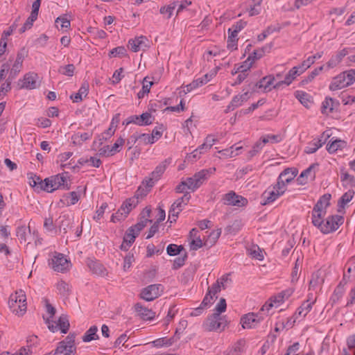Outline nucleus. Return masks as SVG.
<instances>
[{
	"label": "nucleus",
	"instance_id": "nucleus-54",
	"mask_svg": "<svg viewBox=\"0 0 355 355\" xmlns=\"http://www.w3.org/2000/svg\"><path fill=\"white\" fill-rule=\"evenodd\" d=\"M108 205L107 202L102 203L101 207L96 211L95 214L93 216V219L97 223H100V220L103 217L105 211Z\"/></svg>",
	"mask_w": 355,
	"mask_h": 355
},
{
	"label": "nucleus",
	"instance_id": "nucleus-20",
	"mask_svg": "<svg viewBox=\"0 0 355 355\" xmlns=\"http://www.w3.org/2000/svg\"><path fill=\"white\" fill-rule=\"evenodd\" d=\"M139 190L136 194L127 199L121 206L120 211H123V216H128L130 211L134 209L139 203Z\"/></svg>",
	"mask_w": 355,
	"mask_h": 355
},
{
	"label": "nucleus",
	"instance_id": "nucleus-5",
	"mask_svg": "<svg viewBox=\"0 0 355 355\" xmlns=\"http://www.w3.org/2000/svg\"><path fill=\"white\" fill-rule=\"evenodd\" d=\"M344 218L340 215L328 216L320 225L318 230L323 234H327L335 232L343 223Z\"/></svg>",
	"mask_w": 355,
	"mask_h": 355
},
{
	"label": "nucleus",
	"instance_id": "nucleus-27",
	"mask_svg": "<svg viewBox=\"0 0 355 355\" xmlns=\"http://www.w3.org/2000/svg\"><path fill=\"white\" fill-rule=\"evenodd\" d=\"M79 198L80 196L77 192L71 191L63 196L60 200V202L62 204V205L69 207L75 205L79 200Z\"/></svg>",
	"mask_w": 355,
	"mask_h": 355
},
{
	"label": "nucleus",
	"instance_id": "nucleus-22",
	"mask_svg": "<svg viewBox=\"0 0 355 355\" xmlns=\"http://www.w3.org/2000/svg\"><path fill=\"white\" fill-rule=\"evenodd\" d=\"M315 300L308 299L304 301L302 305L296 310L295 317H299L300 320H303L306 315L310 312Z\"/></svg>",
	"mask_w": 355,
	"mask_h": 355
},
{
	"label": "nucleus",
	"instance_id": "nucleus-28",
	"mask_svg": "<svg viewBox=\"0 0 355 355\" xmlns=\"http://www.w3.org/2000/svg\"><path fill=\"white\" fill-rule=\"evenodd\" d=\"M282 141V137L280 135H267L262 137L261 142L257 143L254 147L261 148L263 145L267 143L277 144Z\"/></svg>",
	"mask_w": 355,
	"mask_h": 355
},
{
	"label": "nucleus",
	"instance_id": "nucleus-64",
	"mask_svg": "<svg viewBox=\"0 0 355 355\" xmlns=\"http://www.w3.org/2000/svg\"><path fill=\"white\" fill-rule=\"evenodd\" d=\"M243 342L236 344L227 354V355H241L243 353Z\"/></svg>",
	"mask_w": 355,
	"mask_h": 355
},
{
	"label": "nucleus",
	"instance_id": "nucleus-16",
	"mask_svg": "<svg viewBox=\"0 0 355 355\" xmlns=\"http://www.w3.org/2000/svg\"><path fill=\"white\" fill-rule=\"evenodd\" d=\"M21 88L27 89H34L40 86V80L37 73L35 72H28L24 76L21 80Z\"/></svg>",
	"mask_w": 355,
	"mask_h": 355
},
{
	"label": "nucleus",
	"instance_id": "nucleus-51",
	"mask_svg": "<svg viewBox=\"0 0 355 355\" xmlns=\"http://www.w3.org/2000/svg\"><path fill=\"white\" fill-rule=\"evenodd\" d=\"M56 288L59 293L63 296H67L69 295L70 288L69 285L67 282L62 280L59 281L56 284Z\"/></svg>",
	"mask_w": 355,
	"mask_h": 355
},
{
	"label": "nucleus",
	"instance_id": "nucleus-33",
	"mask_svg": "<svg viewBox=\"0 0 355 355\" xmlns=\"http://www.w3.org/2000/svg\"><path fill=\"white\" fill-rule=\"evenodd\" d=\"M325 212L321 211L320 212L318 210H314L313 209L311 211V223L312 224L316 227L318 229L320 225L323 223L324 218L326 216Z\"/></svg>",
	"mask_w": 355,
	"mask_h": 355
},
{
	"label": "nucleus",
	"instance_id": "nucleus-35",
	"mask_svg": "<svg viewBox=\"0 0 355 355\" xmlns=\"http://www.w3.org/2000/svg\"><path fill=\"white\" fill-rule=\"evenodd\" d=\"M72 155H73V153L71 152H67V153L60 155L59 159H60V161L62 162L60 164V166L62 168H63V169L73 168L74 169L76 167L79 168V166H78L77 164H73L74 162L72 163L71 162L72 160H71L69 163H65V164L63 163V162H66L67 160H68L72 156Z\"/></svg>",
	"mask_w": 355,
	"mask_h": 355
},
{
	"label": "nucleus",
	"instance_id": "nucleus-41",
	"mask_svg": "<svg viewBox=\"0 0 355 355\" xmlns=\"http://www.w3.org/2000/svg\"><path fill=\"white\" fill-rule=\"evenodd\" d=\"M242 148V146H237L234 145L231 146L230 148L224 149L219 151V153L224 157H233L239 155V153L235 151H239Z\"/></svg>",
	"mask_w": 355,
	"mask_h": 355
},
{
	"label": "nucleus",
	"instance_id": "nucleus-12",
	"mask_svg": "<svg viewBox=\"0 0 355 355\" xmlns=\"http://www.w3.org/2000/svg\"><path fill=\"white\" fill-rule=\"evenodd\" d=\"M163 291L164 286L162 284H151L142 289L140 297L147 302H150L159 297Z\"/></svg>",
	"mask_w": 355,
	"mask_h": 355
},
{
	"label": "nucleus",
	"instance_id": "nucleus-58",
	"mask_svg": "<svg viewBox=\"0 0 355 355\" xmlns=\"http://www.w3.org/2000/svg\"><path fill=\"white\" fill-rule=\"evenodd\" d=\"M183 249L182 245H177L175 244H170L166 248L167 254L170 256H175L182 251Z\"/></svg>",
	"mask_w": 355,
	"mask_h": 355
},
{
	"label": "nucleus",
	"instance_id": "nucleus-1",
	"mask_svg": "<svg viewBox=\"0 0 355 355\" xmlns=\"http://www.w3.org/2000/svg\"><path fill=\"white\" fill-rule=\"evenodd\" d=\"M231 284L232 279L229 274L224 275L220 278L218 279L211 287H209L208 291L202 300V304L205 306L211 305L214 297H217L216 294L222 289H225L230 286Z\"/></svg>",
	"mask_w": 355,
	"mask_h": 355
},
{
	"label": "nucleus",
	"instance_id": "nucleus-25",
	"mask_svg": "<svg viewBox=\"0 0 355 355\" xmlns=\"http://www.w3.org/2000/svg\"><path fill=\"white\" fill-rule=\"evenodd\" d=\"M331 196L329 193L324 194L318 200L317 203L313 207L314 210H318L320 212L324 211L327 213V209L330 205V200Z\"/></svg>",
	"mask_w": 355,
	"mask_h": 355
},
{
	"label": "nucleus",
	"instance_id": "nucleus-32",
	"mask_svg": "<svg viewBox=\"0 0 355 355\" xmlns=\"http://www.w3.org/2000/svg\"><path fill=\"white\" fill-rule=\"evenodd\" d=\"M354 195V192L349 190L341 196L338 202V212H341L345 208L347 204L352 200Z\"/></svg>",
	"mask_w": 355,
	"mask_h": 355
},
{
	"label": "nucleus",
	"instance_id": "nucleus-53",
	"mask_svg": "<svg viewBox=\"0 0 355 355\" xmlns=\"http://www.w3.org/2000/svg\"><path fill=\"white\" fill-rule=\"evenodd\" d=\"M75 70V67L72 64H69L65 66H61L58 71L60 73L67 76H72L73 75Z\"/></svg>",
	"mask_w": 355,
	"mask_h": 355
},
{
	"label": "nucleus",
	"instance_id": "nucleus-15",
	"mask_svg": "<svg viewBox=\"0 0 355 355\" xmlns=\"http://www.w3.org/2000/svg\"><path fill=\"white\" fill-rule=\"evenodd\" d=\"M297 174L295 168H288L284 170L279 175L277 182L286 191L287 185L294 180Z\"/></svg>",
	"mask_w": 355,
	"mask_h": 355
},
{
	"label": "nucleus",
	"instance_id": "nucleus-60",
	"mask_svg": "<svg viewBox=\"0 0 355 355\" xmlns=\"http://www.w3.org/2000/svg\"><path fill=\"white\" fill-rule=\"evenodd\" d=\"M221 231L220 230H213L208 236L207 240L205 241V244L206 245V243H208L210 245H213L216 243V241L218 240L220 235Z\"/></svg>",
	"mask_w": 355,
	"mask_h": 355
},
{
	"label": "nucleus",
	"instance_id": "nucleus-39",
	"mask_svg": "<svg viewBox=\"0 0 355 355\" xmlns=\"http://www.w3.org/2000/svg\"><path fill=\"white\" fill-rule=\"evenodd\" d=\"M295 96L302 105L306 107H308L311 103L310 95L305 92L296 91L295 92Z\"/></svg>",
	"mask_w": 355,
	"mask_h": 355
},
{
	"label": "nucleus",
	"instance_id": "nucleus-30",
	"mask_svg": "<svg viewBox=\"0 0 355 355\" xmlns=\"http://www.w3.org/2000/svg\"><path fill=\"white\" fill-rule=\"evenodd\" d=\"M252 56H248L246 60H245L241 64L236 66L235 65L234 67V70L232 71V74H236L237 72H243L244 73H248V71L250 69L252 64H254Z\"/></svg>",
	"mask_w": 355,
	"mask_h": 355
},
{
	"label": "nucleus",
	"instance_id": "nucleus-50",
	"mask_svg": "<svg viewBox=\"0 0 355 355\" xmlns=\"http://www.w3.org/2000/svg\"><path fill=\"white\" fill-rule=\"evenodd\" d=\"M263 0H252V5L250 6L249 9V15L254 16L257 15L261 12V3Z\"/></svg>",
	"mask_w": 355,
	"mask_h": 355
},
{
	"label": "nucleus",
	"instance_id": "nucleus-36",
	"mask_svg": "<svg viewBox=\"0 0 355 355\" xmlns=\"http://www.w3.org/2000/svg\"><path fill=\"white\" fill-rule=\"evenodd\" d=\"M284 299L282 297L279 295V293L277 295H275L270 298V302L266 303L264 305H263L261 308V311H269L270 309L272 306H279L281 304L284 302Z\"/></svg>",
	"mask_w": 355,
	"mask_h": 355
},
{
	"label": "nucleus",
	"instance_id": "nucleus-17",
	"mask_svg": "<svg viewBox=\"0 0 355 355\" xmlns=\"http://www.w3.org/2000/svg\"><path fill=\"white\" fill-rule=\"evenodd\" d=\"M263 318L259 314L249 313L241 318V322L244 329H251L257 327Z\"/></svg>",
	"mask_w": 355,
	"mask_h": 355
},
{
	"label": "nucleus",
	"instance_id": "nucleus-61",
	"mask_svg": "<svg viewBox=\"0 0 355 355\" xmlns=\"http://www.w3.org/2000/svg\"><path fill=\"white\" fill-rule=\"evenodd\" d=\"M126 55V49L124 46H117L110 51V57H123Z\"/></svg>",
	"mask_w": 355,
	"mask_h": 355
},
{
	"label": "nucleus",
	"instance_id": "nucleus-10",
	"mask_svg": "<svg viewBox=\"0 0 355 355\" xmlns=\"http://www.w3.org/2000/svg\"><path fill=\"white\" fill-rule=\"evenodd\" d=\"M74 336H68L65 340L59 343L53 355H75Z\"/></svg>",
	"mask_w": 355,
	"mask_h": 355
},
{
	"label": "nucleus",
	"instance_id": "nucleus-13",
	"mask_svg": "<svg viewBox=\"0 0 355 355\" xmlns=\"http://www.w3.org/2000/svg\"><path fill=\"white\" fill-rule=\"evenodd\" d=\"M128 47L133 52L144 51L150 47V42L146 36L135 37L128 41Z\"/></svg>",
	"mask_w": 355,
	"mask_h": 355
},
{
	"label": "nucleus",
	"instance_id": "nucleus-11",
	"mask_svg": "<svg viewBox=\"0 0 355 355\" xmlns=\"http://www.w3.org/2000/svg\"><path fill=\"white\" fill-rule=\"evenodd\" d=\"M227 320L220 315L213 313L207 319L205 326L209 331H222L227 325Z\"/></svg>",
	"mask_w": 355,
	"mask_h": 355
},
{
	"label": "nucleus",
	"instance_id": "nucleus-57",
	"mask_svg": "<svg viewBox=\"0 0 355 355\" xmlns=\"http://www.w3.org/2000/svg\"><path fill=\"white\" fill-rule=\"evenodd\" d=\"M322 146L316 139L313 140L305 148V152L311 154L317 151Z\"/></svg>",
	"mask_w": 355,
	"mask_h": 355
},
{
	"label": "nucleus",
	"instance_id": "nucleus-14",
	"mask_svg": "<svg viewBox=\"0 0 355 355\" xmlns=\"http://www.w3.org/2000/svg\"><path fill=\"white\" fill-rule=\"evenodd\" d=\"M257 87L261 89L263 92H269L272 89H278L282 86L281 82L275 83L273 76H266L261 79L257 84Z\"/></svg>",
	"mask_w": 355,
	"mask_h": 355
},
{
	"label": "nucleus",
	"instance_id": "nucleus-31",
	"mask_svg": "<svg viewBox=\"0 0 355 355\" xmlns=\"http://www.w3.org/2000/svg\"><path fill=\"white\" fill-rule=\"evenodd\" d=\"M135 309L144 320H153L155 317V313L139 304L135 305Z\"/></svg>",
	"mask_w": 355,
	"mask_h": 355
},
{
	"label": "nucleus",
	"instance_id": "nucleus-6",
	"mask_svg": "<svg viewBox=\"0 0 355 355\" xmlns=\"http://www.w3.org/2000/svg\"><path fill=\"white\" fill-rule=\"evenodd\" d=\"M67 178V173H62L44 179V182L42 183L44 187V191L47 192H53V191L60 189L61 187H64Z\"/></svg>",
	"mask_w": 355,
	"mask_h": 355
},
{
	"label": "nucleus",
	"instance_id": "nucleus-59",
	"mask_svg": "<svg viewBox=\"0 0 355 355\" xmlns=\"http://www.w3.org/2000/svg\"><path fill=\"white\" fill-rule=\"evenodd\" d=\"M10 232L7 226H2L0 228V241L8 243L10 239Z\"/></svg>",
	"mask_w": 355,
	"mask_h": 355
},
{
	"label": "nucleus",
	"instance_id": "nucleus-19",
	"mask_svg": "<svg viewBox=\"0 0 355 355\" xmlns=\"http://www.w3.org/2000/svg\"><path fill=\"white\" fill-rule=\"evenodd\" d=\"M347 146V142L345 140L340 139H334L332 137L327 145V150L330 154H334L338 150H342Z\"/></svg>",
	"mask_w": 355,
	"mask_h": 355
},
{
	"label": "nucleus",
	"instance_id": "nucleus-24",
	"mask_svg": "<svg viewBox=\"0 0 355 355\" xmlns=\"http://www.w3.org/2000/svg\"><path fill=\"white\" fill-rule=\"evenodd\" d=\"M249 98V92H245L243 94L236 95L233 97L230 103L227 106L228 110H234L236 107L241 106L244 102Z\"/></svg>",
	"mask_w": 355,
	"mask_h": 355
},
{
	"label": "nucleus",
	"instance_id": "nucleus-23",
	"mask_svg": "<svg viewBox=\"0 0 355 355\" xmlns=\"http://www.w3.org/2000/svg\"><path fill=\"white\" fill-rule=\"evenodd\" d=\"M17 236L21 243H26L27 241L28 243H30L31 241V239L33 236L31 232L30 224L28 227L24 225L19 227L17 230Z\"/></svg>",
	"mask_w": 355,
	"mask_h": 355
},
{
	"label": "nucleus",
	"instance_id": "nucleus-47",
	"mask_svg": "<svg viewBox=\"0 0 355 355\" xmlns=\"http://www.w3.org/2000/svg\"><path fill=\"white\" fill-rule=\"evenodd\" d=\"M190 198L191 196L189 193H187L182 198H178L172 205H173L174 207H176V209H180L181 211L184 205L189 202Z\"/></svg>",
	"mask_w": 355,
	"mask_h": 355
},
{
	"label": "nucleus",
	"instance_id": "nucleus-43",
	"mask_svg": "<svg viewBox=\"0 0 355 355\" xmlns=\"http://www.w3.org/2000/svg\"><path fill=\"white\" fill-rule=\"evenodd\" d=\"M125 140L120 137L119 138L116 142L113 144V146H106L107 149V154L109 155H114L116 153L120 151V148L124 144Z\"/></svg>",
	"mask_w": 355,
	"mask_h": 355
},
{
	"label": "nucleus",
	"instance_id": "nucleus-45",
	"mask_svg": "<svg viewBox=\"0 0 355 355\" xmlns=\"http://www.w3.org/2000/svg\"><path fill=\"white\" fill-rule=\"evenodd\" d=\"M139 234L137 232L135 229L131 226L128 228L125 234L123 237V240L125 242L129 243L130 244H132L136 239V237Z\"/></svg>",
	"mask_w": 355,
	"mask_h": 355
},
{
	"label": "nucleus",
	"instance_id": "nucleus-21",
	"mask_svg": "<svg viewBox=\"0 0 355 355\" xmlns=\"http://www.w3.org/2000/svg\"><path fill=\"white\" fill-rule=\"evenodd\" d=\"M71 223L72 220L69 216L66 214L61 215L56 220V226L60 233L66 234L67 230L71 227Z\"/></svg>",
	"mask_w": 355,
	"mask_h": 355
},
{
	"label": "nucleus",
	"instance_id": "nucleus-48",
	"mask_svg": "<svg viewBox=\"0 0 355 355\" xmlns=\"http://www.w3.org/2000/svg\"><path fill=\"white\" fill-rule=\"evenodd\" d=\"M59 330L63 333L66 334L69 329V322L66 315H62L59 318L58 320Z\"/></svg>",
	"mask_w": 355,
	"mask_h": 355
},
{
	"label": "nucleus",
	"instance_id": "nucleus-26",
	"mask_svg": "<svg viewBox=\"0 0 355 355\" xmlns=\"http://www.w3.org/2000/svg\"><path fill=\"white\" fill-rule=\"evenodd\" d=\"M87 266L90 270L97 275L104 276L107 274L105 268L99 261L89 260Z\"/></svg>",
	"mask_w": 355,
	"mask_h": 355
},
{
	"label": "nucleus",
	"instance_id": "nucleus-8",
	"mask_svg": "<svg viewBox=\"0 0 355 355\" xmlns=\"http://www.w3.org/2000/svg\"><path fill=\"white\" fill-rule=\"evenodd\" d=\"M211 172L212 169L201 170L200 171L195 173L193 177L187 178L184 180L188 190L194 191L199 188L205 180L208 178L209 173H211Z\"/></svg>",
	"mask_w": 355,
	"mask_h": 355
},
{
	"label": "nucleus",
	"instance_id": "nucleus-62",
	"mask_svg": "<svg viewBox=\"0 0 355 355\" xmlns=\"http://www.w3.org/2000/svg\"><path fill=\"white\" fill-rule=\"evenodd\" d=\"M92 137V134L89 132H84L81 134H76L72 137L74 143H80L85 141Z\"/></svg>",
	"mask_w": 355,
	"mask_h": 355
},
{
	"label": "nucleus",
	"instance_id": "nucleus-18",
	"mask_svg": "<svg viewBox=\"0 0 355 355\" xmlns=\"http://www.w3.org/2000/svg\"><path fill=\"white\" fill-rule=\"evenodd\" d=\"M225 204L238 207L245 206L248 200L241 196L236 195L234 192H230L224 197Z\"/></svg>",
	"mask_w": 355,
	"mask_h": 355
},
{
	"label": "nucleus",
	"instance_id": "nucleus-44",
	"mask_svg": "<svg viewBox=\"0 0 355 355\" xmlns=\"http://www.w3.org/2000/svg\"><path fill=\"white\" fill-rule=\"evenodd\" d=\"M23 60L24 59L22 55L18 54L10 71L11 75L15 76L21 71L22 68Z\"/></svg>",
	"mask_w": 355,
	"mask_h": 355
},
{
	"label": "nucleus",
	"instance_id": "nucleus-3",
	"mask_svg": "<svg viewBox=\"0 0 355 355\" xmlns=\"http://www.w3.org/2000/svg\"><path fill=\"white\" fill-rule=\"evenodd\" d=\"M8 306L10 310L18 315H22L26 311V297L22 290L17 291L10 296Z\"/></svg>",
	"mask_w": 355,
	"mask_h": 355
},
{
	"label": "nucleus",
	"instance_id": "nucleus-49",
	"mask_svg": "<svg viewBox=\"0 0 355 355\" xmlns=\"http://www.w3.org/2000/svg\"><path fill=\"white\" fill-rule=\"evenodd\" d=\"M324 282L323 278L320 275V272L318 271L313 273L310 280V287L315 288L318 286H320Z\"/></svg>",
	"mask_w": 355,
	"mask_h": 355
},
{
	"label": "nucleus",
	"instance_id": "nucleus-34",
	"mask_svg": "<svg viewBox=\"0 0 355 355\" xmlns=\"http://www.w3.org/2000/svg\"><path fill=\"white\" fill-rule=\"evenodd\" d=\"M297 67H293L290 71L288 72V73L286 75L285 78L284 80L280 81L282 85H289L291 84L293 80L295 79V78L300 75L302 74L301 72Z\"/></svg>",
	"mask_w": 355,
	"mask_h": 355
},
{
	"label": "nucleus",
	"instance_id": "nucleus-4",
	"mask_svg": "<svg viewBox=\"0 0 355 355\" xmlns=\"http://www.w3.org/2000/svg\"><path fill=\"white\" fill-rule=\"evenodd\" d=\"M286 192L284 188L277 182L268 187L261 196V204L262 205H270L284 195Z\"/></svg>",
	"mask_w": 355,
	"mask_h": 355
},
{
	"label": "nucleus",
	"instance_id": "nucleus-7",
	"mask_svg": "<svg viewBox=\"0 0 355 355\" xmlns=\"http://www.w3.org/2000/svg\"><path fill=\"white\" fill-rule=\"evenodd\" d=\"M171 163V159L168 158L160 162L154 169V171L146 178L144 183L146 184V187H152L156 182H157L164 173L165 172L167 167Z\"/></svg>",
	"mask_w": 355,
	"mask_h": 355
},
{
	"label": "nucleus",
	"instance_id": "nucleus-46",
	"mask_svg": "<svg viewBox=\"0 0 355 355\" xmlns=\"http://www.w3.org/2000/svg\"><path fill=\"white\" fill-rule=\"evenodd\" d=\"M134 140H138L141 144H153L155 143V139L151 135L149 134H141L137 137H134Z\"/></svg>",
	"mask_w": 355,
	"mask_h": 355
},
{
	"label": "nucleus",
	"instance_id": "nucleus-2",
	"mask_svg": "<svg viewBox=\"0 0 355 355\" xmlns=\"http://www.w3.org/2000/svg\"><path fill=\"white\" fill-rule=\"evenodd\" d=\"M355 82V69H349L334 77L329 85V89L336 91L348 87Z\"/></svg>",
	"mask_w": 355,
	"mask_h": 355
},
{
	"label": "nucleus",
	"instance_id": "nucleus-37",
	"mask_svg": "<svg viewBox=\"0 0 355 355\" xmlns=\"http://www.w3.org/2000/svg\"><path fill=\"white\" fill-rule=\"evenodd\" d=\"M28 175L29 179L28 183L31 187L44 191V187L42 184L44 182V180H42L39 176L33 173H29Z\"/></svg>",
	"mask_w": 355,
	"mask_h": 355
},
{
	"label": "nucleus",
	"instance_id": "nucleus-38",
	"mask_svg": "<svg viewBox=\"0 0 355 355\" xmlns=\"http://www.w3.org/2000/svg\"><path fill=\"white\" fill-rule=\"evenodd\" d=\"M98 327L96 326H92L83 336V340L85 343L90 342L98 338L97 334Z\"/></svg>",
	"mask_w": 355,
	"mask_h": 355
},
{
	"label": "nucleus",
	"instance_id": "nucleus-40",
	"mask_svg": "<svg viewBox=\"0 0 355 355\" xmlns=\"http://www.w3.org/2000/svg\"><path fill=\"white\" fill-rule=\"evenodd\" d=\"M248 254L253 259L261 261L263 259V252L257 245H252L248 249Z\"/></svg>",
	"mask_w": 355,
	"mask_h": 355
},
{
	"label": "nucleus",
	"instance_id": "nucleus-52",
	"mask_svg": "<svg viewBox=\"0 0 355 355\" xmlns=\"http://www.w3.org/2000/svg\"><path fill=\"white\" fill-rule=\"evenodd\" d=\"M215 142L216 139L212 135H208L205 142L199 146V149H200V150L207 151L212 147Z\"/></svg>",
	"mask_w": 355,
	"mask_h": 355
},
{
	"label": "nucleus",
	"instance_id": "nucleus-55",
	"mask_svg": "<svg viewBox=\"0 0 355 355\" xmlns=\"http://www.w3.org/2000/svg\"><path fill=\"white\" fill-rule=\"evenodd\" d=\"M227 304L224 298H220L214 309V313L220 315L226 311Z\"/></svg>",
	"mask_w": 355,
	"mask_h": 355
},
{
	"label": "nucleus",
	"instance_id": "nucleus-29",
	"mask_svg": "<svg viewBox=\"0 0 355 355\" xmlns=\"http://www.w3.org/2000/svg\"><path fill=\"white\" fill-rule=\"evenodd\" d=\"M89 85L83 83L78 92L74 94H71L70 98L74 103H78L83 101V98L86 97L88 94Z\"/></svg>",
	"mask_w": 355,
	"mask_h": 355
},
{
	"label": "nucleus",
	"instance_id": "nucleus-9",
	"mask_svg": "<svg viewBox=\"0 0 355 355\" xmlns=\"http://www.w3.org/2000/svg\"><path fill=\"white\" fill-rule=\"evenodd\" d=\"M51 267L57 272H64L71 267L70 261L61 253L55 252L49 261Z\"/></svg>",
	"mask_w": 355,
	"mask_h": 355
},
{
	"label": "nucleus",
	"instance_id": "nucleus-42",
	"mask_svg": "<svg viewBox=\"0 0 355 355\" xmlns=\"http://www.w3.org/2000/svg\"><path fill=\"white\" fill-rule=\"evenodd\" d=\"M335 101L331 98H326L322 103V112L328 114L334 109Z\"/></svg>",
	"mask_w": 355,
	"mask_h": 355
},
{
	"label": "nucleus",
	"instance_id": "nucleus-56",
	"mask_svg": "<svg viewBox=\"0 0 355 355\" xmlns=\"http://www.w3.org/2000/svg\"><path fill=\"white\" fill-rule=\"evenodd\" d=\"M177 6V2L174 1L172 3L166 6L161 7L159 12L161 14H168V18H171L173 14V12L175 7Z\"/></svg>",
	"mask_w": 355,
	"mask_h": 355
},
{
	"label": "nucleus",
	"instance_id": "nucleus-63",
	"mask_svg": "<svg viewBox=\"0 0 355 355\" xmlns=\"http://www.w3.org/2000/svg\"><path fill=\"white\" fill-rule=\"evenodd\" d=\"M37 18V17L31 15L30 17L26 19V22L24 24L23 26L19 29V32L24 33L26 30L30 29Z\"/></svg>",
	"mask_w": 355,
	"mask_h": 355
}]
</instances>
